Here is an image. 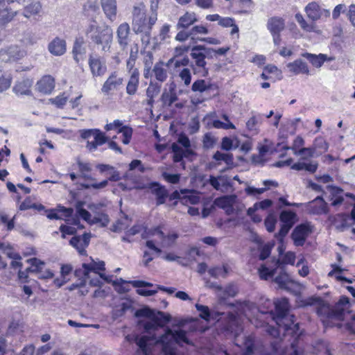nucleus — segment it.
<instances>
[{"label": "nucleus", "instance_id": "obj_1", "mask_svg": "<svg viewBox=\"0 0 355 355\" xmlns=\"http://www.w3.org/2000/svg\"><path fill=\"white\" fill-rule=\"evenodd\" d=\"M85 35L97 49L103 53L110 52L113 42V32L110 26H98L95 21H93L87 26Z\"/></svg>", "mask_w": 355, "mask_h": 355}, {"label": "nucleus", "instance_id": "obj_2", "mask_svg": "<svg viewBox=\"0 0 355 355\" xmlns=\"http://www.w3.org/2000/svg\"><path fill=\"white\" fill-rule=\"evenodd\" d=\"M190 56L193 60L191 62L193 74L206 78L209 75L206 59H211L214 56V49L202 44H196L191 47Z\"/></svg>", "mask_w": 355, "mask_h": 355}, {"label": "nucleus", "instance_id": "obj_3", "mask_svg": "<svg viewBox=\"0 0 355 355\" xmlns=\"http://www.w3.org/2000/svg\"><path fill=\"white\" fill-rule=\"evenodd\" d=\"M157 20L155 15H150L147 21L145 6L139 3L135 6L132 10V30L136 34L141 33L147 30H152L153 26Z\"/></svg>", "mask_w": 355, "mask_h": 355}, {"label": "nucleus", "instance_id": "obj_4", "mask_svg": "<svg viewBox=\"0 0 355 355\" xmlns=\"http://www.w3.org/2000/svg\"><path fill=\"white\" fill-rule=\"evenodd\" d=\"M82 139H87V148L90 151L95 150L107 141L105 135L98 129H85L80 130Z\"/></svg>", "mask_w": 355, "mask_h": 355}, {"label": "nucleus", "instance_id": "obj_5", "mask_svg": "<svg viewBox=\"0 0 355 355\" xmlns=\"http://www.w3.org/2000/svg\"><path fill=\"white\" fill-rule=\"evenodd\" d=\"M131 35L130 27L127 22H123L117 27L116 38L121 50L125 51L127 49L132 40Z\"/></svg>", "mask_w": 355, "mask_h": 355}, {"label": "nucleus", "instance_id": "obj_6", "mask_svg": "<svg viewBox=\"0 0 355 355\" xmlns=\"http://www.w3.org/2000/svg\"><path fill=\"white\" fill-rule=\"evenodd\" d=\"M25 55V52L18 46H10L0 51V63L16 62Z\"/></svg>", "mask_w": 355, "mask_h": 355}, {"label": "nucleus", "instance_id": "obj_7", "mask_svg": "<svg viewBox=\"0 0 355 355\" xmlns=\"http://www.w3.org/2000/svg\"><path fill=\"white\" fill-rule=\"evenodd\" d=\"M311 232V229L308 224L302 223L297 225L291 234V239L295 245L303 246Z\"/></svg>", "mask_w": 355, "mask_h": 355}, {"label": "nucleus", "instance_id": "obj_8", "mask_svg": "<svg viewBox=\"0 0 355 355\" xmlns=\"http://www.w3.org/2000/svg\"><path fill=\"white\" fill-rule=\"evenodd\" d=\"M309 212L314 215L327 214L329 212V207L324 200L318 196L308 204Z\"/></svg>", "mask_w": 355, "mask_h": 355}, {"label": "nucleus", "instance_id": "obj_9", "mask_svg": "<svg viewBox=\"0 0 355 355\" xmlns=\"http://www.w3.org/2000/svg\"><path fill=\"white\" fill-rule=\"evenodd\" d=\"M91 235L89 233H84L82 236H73L69 243L75 248L80 254H86V248L89 244Z\"/></svg>", "mask_w": 355, "mask_h": 355}, {"label": "nucleus", "instance_id": "obj_10", "mask_svg": "<svg viewBox=\"0 0 355 355\" xmlns=\"http://www.w3.org/2000/svg\"><path fill=\"white\" fill-rule=\"evenodd\" d=\"M71 168L73 171L78 172V176L85 180H94L91 176L92 171V166L89 162H84L80 159H78L76 163L71 165Z\"/></svg>", "mask_w": 355, "mask_h": 355}, {"label": "nucleus", "instance_id": "obj_11", "mask_svg": "<svg viewBox=\"0 0 355 355\" xmlns=\"http://www.w3.org/2000/svg\"><path fill=\"white\" fill-rule=\"evenodd\" d=\"M89 65L94 76H103L106 71V66L99 56L94 57L92 55H90Z\"/></svg>", "mask_w": 355, "mask_h": 355}, {"label": "nucleus", "instance_id": "obj_12", "mask_svg": "<svg viewBox=\"0 0 355 355\" xmlns=\"http://www.w3.org/2000/svg\"><path fill=\"white\" fill-rule=\"evenodd\" d=\"M49 51L53 55L60 56L67 51L66 41L58 37H55L48 45Z\"/></svg>", "mask_w": 355, "mask_h": 355}, {"label": "nucleus", "instance_id": "obj_13", "mask_svg": "<svg viewBox=\"0 0 355 355\" xmlns=\"http://www.w3.org/2000/svg\"><path fill=\"white\" fill-rule=\"evenodd\" d=\"M266 27L270 34L281 33L285 28V21L280 17H272L268 19Z\"/></svg>", "mask_w": 355, "mask_h": 355}, {"label": "nucleus", "instance_id": "obj_14", "mask_svg": "<svg viewBox=\"0 0 355 355\" xmlns=\"http://www.w3.org/2000/svg\"><path fill=\"white\" fill-rule=\"evenodd\" d=\"M234 202V196H223L216 198L214 200L215 205L219 208L224 209L227 214H230L233 212Z\"/></svg>", "mask_w": 355, "mask_h": 355}, {"label": "nucleus", "instance_id": "obj_15", "mask_svg": "<svg viewBox=\"0 0 355 355\" xmlns=\"http://www.w3.org/2000/svg\"><path fill=\"white\" fill-rule=\"evenodd\" d=\"M150 189L152 193L156 196V204L160 205L165 203L168 196V191L164 186L160 185L158 182H153L150 184Z\"/></svg>", "mask_w": 355, "mask_h": 355}, {"label": "nucleus", "instance_id": "obj_16", "mask_svg": "<svg viewBox=\"0 0 355 355\" xmlns=\"http://www.w3.org/2000/svg\"><path fill=\"white\" fill-rule=\"evenodd\" d=\"M123 84V78L118 77L115 73H112L102 87V92L108 94L110 91L118 89L119 87Z\"/></svg>", "mask_w": 355, "mask_h": 355}, {"label": "nucleus", "instance_id": "obj_17", "mask_svg": "<svg viewBox=\"0 0 355 355\" xmlns=\"http://www.w3.org/2000/svg\"><path fill=\"white\" fill-rule=\"evenodd\" d=\"M37 87L42 93L51 94L55 87V80L51 76H44L37 82Z\"/></svg>", "mask_w": 355, "mask_h": 355}, {"label": "nucleus", "instance_id": "obj_18", "mask_svg": "<svg viewBox=\"0 0 355 355\" xmlns=\"http://www.w3.org/2000/svg\"><path fill=\"white\" fill-rule=\"evenodd\" d=\"M304 139L301 137L297 136L294 139L292 147H289L286 144L279 143L277 146V150H286L291 148L295 151L299 150V153H300V154H303L305 152H309V154H311V150L310 148H302L301 149H300L304 145Z\"/></svg>", "mask_w": 355, "mask_h": 355}, {"label": "nucleus", "instance_id": "obj_19", "mask_svg": "<svg viewBox=\"0 0 355 355\" xmlns=\"http://www.w3.org/2000/svg\"><path fill=\"white\" fill-rule=\"evenodd\" d=\"M103 10L106 17L111 21H114L116 16V0H101Z\"/></svg>", "mask_w": 355, "mask_h": 355}, {"label": "nucleus", "instance_id": "obj_20", "mask_svg": "<svg viewBox=\"0 0 355 355\" xmlns=\"http://www.w3.org/2000/svg\"><path fill=\"white\" fill-rule=\"evenodd\" d=\"M84 40L82 37L77 38L74 42L73 54L76 63L83 60L86 54V48L84 46Z\"/></svg>", "mask_w": 355, "mask_h": 355}, {"label": "nucleus", "instance_id": "obj_21", "mask_svg": "<svg viewBox=\"0 0 355 355\" xmlns=\"http://www.w3.org/2000/svg\"><path fill=\"white\" fill-rule=\"evenodd\" d=\"M33 81L28 78L23 79L17 83L13 87V91L17 95H31V87Z\"/></svg>", "mask_w": 355, "mask_h": 355}, {"label": "nucleus", "instance_id": "obj_22", "mask_svg": "<svg viewBox=\"0 0 355 355\" xmlns=\"http://www.w3.org/2000/svg\"><path fill=\"white\" fill-rule=\"evenodd\" d=\"M289 71L294 74L305 73L309 74V70L307 64L301 59L295 60L287 64Z\"/></svg>", "mask_w": 355, "mask_h": 355}, {"label": "nucleus", "instance_id": "obj_23", "mask_svg": "<svg viewBox=\"0 0 355 355\" xmlns=\"http://www.w3.org/2000/svg\"><path fill=\"white\" fill-rule=\"evenodd\" d=\"M168 335H171L175 342L178 344H180V342H183L186 344L189 343V340L187 336V333L182 329L175 330L173 331L171 329L168 328L165 334L163 335L161 338L164 339Z\"/></svg>", "mask_w": 355, "mask_h": 355}, {"label": "nucleus", "instance_id": "obj_24", "mask_svg": "<svg viewBox=\"0 0 355 355\" xmlns=\"http://www.w3.org/2000/svg\"><path fill=\"white\" fill-rule=\"evenodd\" d=\"M198 19L193 12H186L180 17L177 24V29H188L190 26L193 24Z\"/></svg>", "mask_w": 355, "mask_h": 355}, {"label": "nucleus", "instance_id": "obj_25", "mask_svg": "<svg viewBox=\"0 0 355 355\" xmlns=\"http://www.w3.org/2000/svg\"><path fill=\"white\" fill-rule=\"evenodd\" d=\"M139 71L137 69H135L130 76L128 80L126 92L129 95H134L136 94L138 86H139Z\"/></svg>", "mask_w": 355, "mask_h": 355}, {"label": "nucleus", "instance_id": "obj_26", "mask_svg": "<svg viewBox=\"0 0 355 355\" xmlns=\"http://www.w3.org/2000/svg\"><path fill=\"white\" fill-rule=\"evenodd\" d=\"M320 6L318 3L313 1L306 5L304 10L307 17L313 21L320 19Z\"/></svg>", "mask_w": 355, "mask_h": 355}, {"label": "nucleus", "instance_id": "obj_27", "mask_svg": "<svg viewBox=\"0 0 355 355\" xmlns=\"http://www.w3.org/2000/svg\"><path fill=\"white\" fill-rule=\"evenodd\" d=\"M161 85L159 83H150L146 89L147 103L152 106L154 103V98L160 92Z\"/></svg>", "mask_w": 355, "mask_h": 355}, {"label": "nucleus", "instance_id": "obj_28", "mask_svg": "<svg viewBox=\"0 0 355 355\" xmlns=\"http://www.w3.org/2000/svg\"><path fill=\"white\" fill-rule=\"evenodd\" d=\"M302 56L306 58L314 67L318 68L320 67L327 60V55L322 53L315 55L305 53L302 54Z\"/></svg>", "mask_w": 355, "mask_h": 355}, {"label": "nucleus", "instance_id": "obj_29", "mask_svg": "<svg viewBox=\"0 0 355 355\" xmlns=\"http://www.w3.org/2000/svg\"><path fill=\"white\" fill-rule=\"evenodd\" d=\"M152 73L155 78L159 82H164L167 77V70L164 67L162 62L156 63L153 67Z\"/></svg>", "mask_w": 355, "mask_h": 355}, {"label": "nucleus", "instance_id": "obj_30", "mask_svg": "<svg viewBox=\"0 0 355 355\" xmlns=\"http://www.w3.org/2000/svg\"><path fill=\"white\" fill-rule=\"evenodd\" d=\"M28 262L30 263V266L26 269V270L30 272L38 275L39 272H42V270L45 268V263L35 257L28 259Z\"/></svg>", "mask_w": 355, "mask_h": 355}, {"label": "nucleus", "instance_id": "obj_31", "mask_svg": "<svg viewBox=\"0 0 355 355\" xmlns=\"http://www.w3.org/2000/svg\"><path fill=\"white\" fill-rule=\"evenodd\" d=\"M3 225L8 232L12 231L15 226V216L10 218L5 212L0 211V225Z\"/></svg>", "mask_w": 355, "mask_h": 355}, {"label": "nucleus", "instance_id": "obj_32", "mask_svg": "<svg viewBox=\"0 0 355 355\" xmlns=\"http://www.w3.org/2000/svg\"><path fill=\"white\" fill-rule=\"evenodd\" d=\"M275 282L278 284L279 288L286 289L289 284L292 283L288 273L284 270L281 271L279 274L275 277Z\"/></svg>", "mask_w": 355, "mask_h": 355}, {"label": "nucleus", "instance_id": "obj_33", "mask_svg": "<svg viewBox=\"0 0 355 355\" xmlns=\"http://www.w3.org/2000/svg\"><path fill=\"white\" fill-rule=\"evenodd\" d=\"M121 179L120 175L118 173L112 174L108 180H105L98 183H92L91 184H84L83 187L85 189L93 188L95 189H103L108 184V180L110 181H118Z\"/></svg>", "mask_w": 355, "mask_h": 355}, {"label": "nucleus", "instance_id": "obj_34", "mask_svg": "<svg viewBox=\"0 0 355 355\" xmlns=\"http://www.w3.org/2000/svg\"><path fill=\"white\" fill-rule=\"evenodd\" d=\"M275 166L281 168L284 166H291L292 169L302 171L304 168V162H297L293 164V159L288 158L285 161H278L274 164Z\"/></svg>", "mask_w": 355, "mask_h": 355}, {"label": "nucleus", "instance_id": "obj_35", "mask_svg": "<svg viewBox=\"0 0 355 355\" xmlns=\"http://www.w3.org/2000/svg\"><path fill=\"white\" fill-rule=\"evenodd\" d=\"M243 345L245 349L241 355H252L255 349V339L252 335H249L245 338Z\"/></svg>", "mask_w": 355, "mask_h": 355}, {"label": "nucleus", "instance_id": "obj_36", "mask_svg": "<svg viewBox=\"0 0 355 355\" xmlns=\"http://www.w3.org/2000/svg\"><path fill=\"white\" fill-rule=\"evenodd\" d=\"M17 14V11H10L7 8L0 10V30L6 24L10 22Z\"/></svg>", "mask_w": 355, "mask_h": 355}, {"label": "nucleus", "instance_id": "obj_37", "mask_svg": "<svg viewBox=\"0 0 355 355\" xmlns=\"http://www.w3.org/2000/svg\"><path fill=\"white\" fill-rule=\"evenodd\" d=\"M42 6L40 2L32 3L24 8L23 15L26 18H29L32 15L38 14Z\"/></svg>", "mask_w": 355, "mask_h": 355}, {"label": "nucleus", "instance_id": "obj_38", "mask_svg": "<svg viewBox=\"0 0 355 355\" xmlns=\"http://www.w3.org/2000/svg\"><path fill=\"white\" fill-rule=\"evenodd\" d=\"M151 319L156 327H163L170 321L171 317L169 315H166L164 313L159 311L157 315L153 314Z\"/></svg>", "mask_w": 355, "mask_h": 355}, {"label": "nucleus", "instance_id": "obj_39", "mask_svg": "<svg viewBox=\"0 0 355 355\" xmlns=\"http://www.w3.org/2000/svg\"><path fill=\"white\" fill-rule=\"evenodd\" d=\"M191 33L192 35V43L196 44L197 43L199 40L198 38H200L199 37H197L199 34L202 35H207L209 33V31L206 26H204L202 25H197L193 26L191 29Z\"/></svg>", "mask_w": 355, "mask_h": 355}, {"label": "nucleus", "instance_id": "obj_40", "mask_svg": "<svg viewBox=\"0 0 355 355\" xmlns=\"http://www.w3.org/2000/svg\"><path fill=\"white\" fill-rule=\"evenodd\" d=\"M173 161L175 163L180 162L185 156V150L182 149L177 143H173L171 145Z\"/></svg>", "mask_w": 355, "mask_h": 355}, {"label": "nucleus", "instance_id": "obj_41", "mask_svg": "<svg viewBox=\"0 0 355 355\" xmlns=\"http://www.w3.org/2000/svg\"><path fill=\"white\" fill-rule=\"evenodd\" d=\"M195 307L199 312V317L201 319L205 320L206 322L210 321L211 313L209 308L207 306L197 303L196 304Z\"/></svg>", "mask_w": 355, "mask_h": 355}, {"label": "nucleus", "instance_id": "obj_42", "mask_svg": "<svg viewBox=\"0 0 355 355\" xmlns=\"http://www.w3.org/2000/svg\"><path fill=\"white\" fill-rule=\"evenodd\" d=\"M98 8L96 0H87L83 5V11L88 16L92 15Z\"/></svg>", "mask_w": 355, "mask_h": 355}, {"label": "nucleus", "instance_id": "obj_43", "mask_svg": "<svg viewBox=\"0 0 355 355\" xmlns=\"http://www.w3.org/2000/svg\"><path fill=\"white\" fill-rule=\"evenodd\" d=\"M295 217V214L291 211H283L281 212L279 218L282 224L293 225V220Z\"/></svg>", "mask_w": 355, "mask_h": 355}, {"label": "nucleus", "instance_id": "obj_44", "mask_svg": "<svg viewBox=\"0 0 355 355\" xmlns=\"http://www.w3.org/2000/svg\"><path fill=\"white\" fill-rule=\"evenodd\" d=\"M295 18L297 23L300 24V27L308 32H311L313 31L314 24L313 23H308L304 19L303 16L300 13H297L295 16Z\"/></svg>", "mask_w": 355, "mask_h": 355}, {"label": "nucleus", "instance_id": "obj_45", "mask_svg": "<svg viewBox=\"0 0 355 355\" xmlns=\"http://www.w3.org/2000/svg\"><path fill=\"white\" fill-rule=\"evenodd\" d=\"M210 85L206 83V81L202 79H199L195 81L191 86V89L193 92H204L209 90Z\"/></svg>", "mask_w": 355, "mask_h": 355}, {"label": "nucleus", "instance_id": "obj_46", "mask_svg": "<svg viewBox=\"0 0 355 355\" xmlns=\"http://www.w3.org/2000/svg\"><path fill=\"white\" fill-rule=\"evenodd\" d=\"M213 158L218 162L223 161L227 164H232L233 162V155L232 154L223 153L220 151H216L214 153Z\"/></svg>", "mask_w": 355, "mask_h": 355}, {"label": "nucleus", "instance_id": "obj_47", "mask_svg": "<svg viewBox=\"0 0 355 355\" xmlns=\"http://www.w3.org/2000/svg\"><path fill=\"white\" fill-rule=\"evenodd\" d=\"M217 141L216 138L210 132L206 133L202 139L203 147L207 149L211 148Z\"/></svg>", "mask_w": 355, "mask_h": 355}, {"label": "nucleus", "instance_id": "obj_48", "mask_svg": "<svg viewBox=\"0 0 355 355\" xmlns=\"http://www.w3.org/2000/svg\"><path fill=\"white\" fill-rule=\"evenodd\" d=\"M141 228L139 225H133L130 229L125 232V235L122 237V241L124 242L130 243L132 241V239L130 238L139 234Z\"/></svg>", "mask_w": 355, "mask_h": 355}, {"label": "nucleus", "instance_id": "obj_49", "mask_svg": "<svg viewBox=\"0 0 355 355\" xmlns=\"http://www.w3.org/2000/svg\"><path fill=\"white\" fill-rule=\"evenodd\" d=\"M37 40L38 37L35 33H33L32 31H26L24 33L21 41L26 45H33L37 43Z\"/></svg>", "mask_w": 355, "mask_h": 355}, {"label": "nucleus", "instance_id": "obj_50", "mask_svg": "<svg viewBox=\"0 0 355 355\" xmlns=\"http://www.w3.org/2000/svg\"><path fill=\"white\" fill-rule=\"evenodd\" d=\"M296 259L295 254L293 252H286L282 257L281 260L277 261V263L279 265L281 263L283 264H291L294 265Z\"/></svg>", "mask_w": 355, "mask_h": 355}, {"label": "nucleus", "instance_id": "obj_51", "mask_svg": "<svg viewBox=\"0 0 355 355\" xmlns=\"http://www.w3.org/2000/svg\"><path fill=\"white\" fill-rule=\"evenodd\" d=\"M119 133L122 134V139L121 141L123 144H128L131 140L132 135V130L131 128L123 126L122 128L120 129V131Z\"/></svg>", "mask_w": 355, "mask_h": 355}, {"label": "nucleus", "instance_id": "obj_52", "mask_svg": "<svg viewBox=\"0 0 355 355\" xmlns=\"http://www.w3.org/2000/svg\"><path fill=\"white\" fill-rule=\"evenodd\" d=\"M277 223V219L272 214H269L264 220L265 227L268 232H274L275 225Z\"/></svg>", "mask_w": 355, "mask_h": 355}, {"label": "nucleus", "instance_id": "obj_53", "mask_svg": "<svg viewBox=\"0 0 355 355\" xmlns=\"http://www.w3.org/2000/svg\"><path fill=\"white\" fill-rule=\"evenodd\" d=\"M275 270H270L265 265H261L259 269V275L261 279L267 280L273 277Z\"/></svg>", "mask_w": 355, "mask_h": 355}, {"label": "nucleus", "instance_id": "obj_54", "mask_svg": "<svg viewBox=\"0 0 355 355\" xmlns=\"http://www.w3.org/2000/svg\"><path fill=\"white\" fill-rule=\"evenodd\" d=\"M149 341V338L146 336H143L138 339L137 341V345L142 350L144 355H149L150 352L148 347V342Z\"/></svg>", "mask_w": 355, "mask_h": 355}, {"label": "nucleus", "instance_id": "obj_55", "mask_svg": "<svg viewBox=\"0 0 355 355\" xmlns=\"http://www.w3.org/2000/svg\"><path fill=\"white\" fill-rule=\"evenodd\" d=\"M58 210L60 216H61V219L67 220L73 214V209L71 207H65L64 206L58 205Z\"/></svg>", "mask_w": 355, "mask_h": 355}, {"label": "nucleus", "instance_id": "obj_56", "mask_svg": "<svg viewBox=\"0 0 355 355\" xmlns=\"http://www.w3.org/2000/svg\"><path fill=\"white\" fill-rule=\"evenodd\" d=\"M83 202H78L76 205V210L78 215L83 220L88 221L91 218L90 213L85 209L83 208Z\"/></svg>", "mask_w": 355, "mask_h": 355}, {"label": "nucleus", "instance_id": "obj_57", "mask_svg": "<svg viewBox=\"0 0 355 355\" xmlns=\"http://www.w3.org/2000/svg\"><path fill=\"white\" fill-rule=\"evenodd\" d=\"M67 100V96L62 94L56 96L54 98H50L49 101L52 104H54L58 109H62L63 105H65Z\"/></svg>", "mask_w": 355, "mask_h": 355}, {"label": "nucleus", "instance_id": "obj_58", "mask_svg": "<svg viewBox=\"0 0 355 355\" xmlns=\"http://www.w3.org/2000/svg\"><path fill=\"white\" fill-rule=\"evenodd\" d=\"M179 76L181 80L184 81L185 85L188 86L190 85L191 81V74L190 69L188 68H184L180 73Z\"/></svg>", "mask_w": 355, "mask_h": 355}, {"label": "nucleus", "instance_id": "obj_59", "mask_svg": "<svg viewBox=\"0 0 355 355\" xmlns=\"http://www.w3.org/2000/svg\"><path fill=\"white\" fill-rule=\"evenodd\" d=\"M292 227L291 225L282 224L279 232L275 234V237L280 241H282L284 238L287 235L289 230Z\"/></svg>", "mask_w": 355, "mask_h": 355}, {"label": "nucleus", "instance_id": "obj_60", "mask_svg": "<svg viewBox=\"0 0 355 355\" xmlns=\"http://www.w3.org/2000/svg\"><path fill=\"white\" fill-rule=\"evenodd\" d=\"M59 230L62 234V238H65L66 235H73L76 232L75 227L66 225H61Z\"/></svg>", "mask_w": 355, "mask_h": 355}, {"label": "nucleus", "instance_id": "obj_61", "mask_svg": "<svg viewBox=\"0 0 355 355\" xmlns=\"http://www.w3.org/2000/svg\"><path fill=\"white\" fill-rule=\"evenodd\" d=\"M189 38H191L192 41V35L190 29L181 31L178 32L175 36V40L179 42H184Z\"/></svg>", "mask_w": 355, "mask_h": 355}, {"label": "nucleus", "instance_id": "obj_62", "mask_svg": "<svg viewBox=\"0 0 355 355\" xmlns=\"http://www.w3.org/2000/svg\"><path fill=\"white\" fill-rule=\"evenodd\" d=\"M272 250V246L269 244L264 245L260 250V254H259V259L260 260H265L271 254Z\"/></svg>", "mask_w": 355, "mask_h": 355}, {"label": "nucleus", "instance_id": "obj_63", "mask_svg": "<svg viewBox=\"0 0 355 355\" xmlns=\"http://www.w3.org/2000/svg\"><path fill=\"white\" fill-rule=\"evenodd\" d=\"M214 126L216 128H223L225 130L235 128L234 125L229 121H227V122L225 123V122L220 121V120H215L214 121Z\"/></svg>", "mask_w": 355, "mask_h": 355}, {"label": "nucleus", "instance_id": "obj_64", "mask_svg": "<svg viewBox=\"0 0 355 355\" xmlns=\"http://www.w3.org/2000/svg\"><path fill=\"white\" fill-rule=\"evenodd\" d=\"M257 207H250L248 209V215L250 216L254 223H260L262 220L261 216L256 213Z\"/></svg>", "mask_w": 355, "mask_h": 355}]
</instances>
